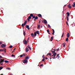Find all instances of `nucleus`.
Wrapping results in <instances>:
<instances>
[{"mask_svg": "<svg viewBox=\"0 0 75 75\" xmlns=\"http://www.w3.org/2000/svg\"><path fill=\"white\" fill-rule=\"evenodd\" d=\"M31 35L33 37H34V34L33 33L31 34Z\"/></svg>", "mask_w": 75, "mask_h": 75, "instance_id": "aec40b11", "label": "nucleus"}, {"mask_svg": "<svg viewBox=\"0 0 75 75\" xmlns=\"http://www.w3.org/2000/svg\"><path fill=\"white\" fill-rule=\"evenodd\" d=\"M23 44H25V45H27V41L26 40H25L24 41H23Z\"/></svg>", "mask_w": 75, "mask_h": 75, "instance_id": "7ed1b4c3", "label": "nucleus"}, {"mask_svg": "<svg viewBox=\"0 0 75 75\" xmlns=\"http://www.w3.org/2000/svg\"><path fill=\"white\" fill-rule=\"evenodd\" d=\"M11 57H15V55H14L13 54H12Z\"/></svg>", "mask_w": 75, "mask_h": 75, "instance_id": "58836bf2", "label": "nucleus"}, {"mask_svg": "<svg viewBox=\"0 0 75 75\" xmlns=\"http://www.w3.org/2000/svg\"><path fill=\"white\" fill-rule=\"evenodd\" d=\"M6 47V45H5L2 44L1 45V47L2 48H3L4 47Z\"/></svg>", "mask_w": 75, "mask_h": 75, "instance_id": "6e6552de", "label": "nucleus"}, {"mask_svg": "<svg viewBox=\"0 0 75 75\" xmlns=\"http://www.w3.org/2000/svg\"><path fill=\"white\" fill-rule=\"evenodd\" d=\"M67 21H69V17H67Z\"/></svg>", "mask_w": 75, "mask_h": 75, "instance_id": "b1692460", "label": "nucleus"}, {"mask_svg": "<svg viewBox=\"0 0 75 75\" xmlns=\"http://www.w3.org/2000/svg\"><path fill=\"white\" fill-rule=\"evenodd\" d=\"M23 54L21 55H20V57H23Z\"/></svg>", "mask_w": 75, "mask_h": 75, "instance_id": "49530a36", "label": "nucleus"}, {"mask_svg": "<svg viewBox=\"0 0 75 75\" xmlns=\"http://www.w3.org/2000/svg\"><path fill=\"white\" fill-rule=\"evenodd\" d=\"M4 52H6V49L5 48H4Z\"/></svg>", "mask_w": 75, "mask_h": 75, "instance_id": "c85d7f7f", "label": "nucleus"}, {"mask_svg": "<svg viewBox=\"0 0 75 75\" xmlns=\"http://www.w3.org/2000/svg\"><path fill=\"white\" fill-rule=\"evenodd\" d=\"M40 67H43V64H40Z\"/></svg>", "mask_w": 75, "mask_h": 75, "instance_id": "ea45409f", "label": "nucleus"}, {"mask_svg": "<svg viewBox=\"0 0 75 75\" xmlns=\"http://www.w3.org/2000/svg\"><path fill=\"white\" fill-rule=\"evenodd\" d=\"M67 17H69V15H70V14L69 13V12H67Z\"/></svg>", "mask_w": 75, "mask_h": 75, "instance_id": "9d476101", "label": "nucleus"}, {"mask_svg": "<svg viewBox=\"0 0 75 75\" xmlns=\"http://www.w3.org/2000/svg\"><path fill=\"white\" fill-rule=\"evenodd\" d=\"M69 8H72V6H71V4H69L68 6H67Z\"/></svg>", "mask_w": 75, "mask_h": 75, "instance_id": "423d86ee", "label": "nucleus"}, {"mask_svg": "<svg viewBox=\"0 0 75 75\" xmlns=\"http://www.w3.org/2000/svg\"><path fill=\"white\" fill-rule=\"evenodd\" d=\"M52 35H54V33H53L52 34Z\"/></svg>", "mask_w": 75, "mask_h": 75, "instance_id": "e2e57ef3", "label": "nucleus"}, {"mask_svg": "<svg viewBox=\"0 0 75 75\" xmlns=\"http://www.w3.org/2000/svg\"><path fill=\"white\" fill-rule=\"evenodd\" d=\"M50 41H52V40L51 39Z\"/></svg>", "mask_w": 75, "mask_h": 75, "instance_id": "0e129e2a", "label": "nucleus"}, {"mask_svg": "<svg viewBox=\"0 0 75 75\" xmlns=\"http://www.w3.org/2000/svg\"><path fill=\"white\" fill-rule=\"evenodd\" d=\"M4 62L6 63H8V62H9L7 60H6L4 61Z\"/></svg>", "mask_w": 75, "mask_h": 75, "instance_id": "4be33fe9", "label": "nucleus"}, {"mask_svg": "<svg viewBox=\"0 0 75 75\" xmlns=\"http://www.w3.org/2000/svg\"><path fill=\"white\" fill-rule=\"evenodd\" d=\"M53 51H56V50H55V49H54V50H53Z\"/></svg>", "mask_w": 75, "mask_h": 75, "instance_id": "052dcab7", "label": "nucleus"}, {"mask_svg": "<svg viewBox=\"0 0 75 75\" xmlns=\"http://www.w3.org/2000/svg\"><path fill=\"white\" fill-rule=\"evenodd\" d=\"M25 27L28 28V30H30V27H29V25H26Z\"/></svg>", "mask_w": 75, "mask_h": 75, "instance_id": "39448f33", "label": "nucleus"}, {"mask_svg": "<svg viewBox=\"0 0 75 75\" xmlns=\"http://www.w3.org/2000/svg\"><path fill=\"white\" fill-rule=\"evenodd\" d=\"M12 47H13V46L11 45L9 46V48H12Z\"/></svg>", "mask_w": 75, "mask_h": 75, "instance_id": "a878e982", "label": "nucleus"}, {"mask_svg": "<svg viewBox=\"0 0 75 75\" xmlns=\"http://www.w3.org/2000/svg\"><path fill=\"white\" fill-rule=\"evenodd\" d=\"M40 26H41V25H38L37 28H40Z\"/></svg>", "mask_w": 75, "mask_h": 75, "instance_id": "6ab92c4d", "label": "nucleus"}, {"mask_svg": "<svg viewBox=\"0 0 75 75\" xmlns=\"http://www.w3.org/2000/svg\"><path fill=\"white\" fill-rule=\"evenodd\" d=\"M4 59H1L0 60V63H2V62H4L5 61H4Z\"/></svg>", "mask_w": 75, "mask_h": 75, "instance_id": "f03ea898", "label": "nucleus"}, {"mask_svg": "<svg viewBox=\"0 0 75 75\" xmlns=\"http://www.w3.org/2000/svg\"><path fill=\"white\" fill-rule=\"evenodd\" d=\"M37 20V19H35H35L34 20V21H35V20Z\"/></svg>", "mask_w": 75, "mask_h": 75, "instance_id": "6e6d98bb", "label": "nucleus"}, {"mask_svg": "<svg viewBox=\"0 0 75 75\" xmlns=\"http://www.w3.org/2000/svg\"><path fill=\"white\" fill-rule=\"evenodd\" d=\"M67 37L68 38H69V33H68L67 34Z\"/></svg>", "mask_w": 75, "mask_h": 75, "instance_id": "1a4fd4ad", "label": "nucleus"}, {"mask_svg": "<svg viewBox=\"0 0 75 75\" xmlns=\"http://www.w3.org/2000/svg\"><path fill=\"white\" fill-rule=\"evenodd\" d=\"M3 68V67H0V69H2Z\"/></svg>", "mask_w": 75, "mask_h": 75, "instance_id": "7c9ffc66", "label": "nucleus"}, {"mask_svg": "<svg viewBox=\"0 0 75 75\" xmlns=\"http://www.w3.org/2000/svg\"><path fill=\"white\" fill-rule=\"evenodd\" d=\"M47 31L48 33H49V29H47Z\"/></svg>", "mask_w": 75, "mask_h": 75, "instance_id": "79ce46f5", "label": "nucleus"}, {"mask_svg": "<svg viewBox=\"0 0 75 75\" xmlns=\"http://www.w3.org/2000/svg\"><path fill=\"white\" fill-rule=\"evenodd\" d=\"M26 52H28V51H29V49H28V48L27 47L26 48Z\"/></svg>", "mask_w": 75, "mask_h": 75, "instance_id": "9b49d317", "label": "nucleus"}, {"mask_svg": "<svg viewBox=\"0 0 75 75\" xmlns=\"http://www.w3.org/2000/svg\"><path fill=\"white\" fill-rule=\"evenodd\" d=\"M25 32L24 31V30H23V35H24V36H25Z\"/></svg>", "mask_w": 75, "mask_h": 75, "instance_id": "412c9836", "label": "nucleus"}, {"mask_svg": "<svg viewBox=\"0 0 75 75\" xmlns=\"http://www.w3.org/2000/svg\"><path fill=\"white\" fill-rule=\"evenodd\" d=\"M45 59H47L48 58H47V57H45Z\"/></svg>", "mask_w": 75, "mask_h": 75, "instance_id": "680f3d73", "label": "nucleus"}, {"mask_svg": "<svg viewBox=\"0 0 75 75\" xmlns=\"http://www.w3.org/2000/svg\"><path fill=\"white\" fill-rule=\"evenodd\" d=\"M59 54H58L57 55V57H58V58H60V57H59Z\"/></svg>", "mask_w": 75, "mask_h": 75, "instance_id": "393cba45", "label": "nucleus"}, {"mask_svg": "<svg viewBox=\"0 0 75 75\" xmlns=\"http://www.w3.org/2000/svg\"><path fill=\"white\" fill-rule=\"evenodd\" d=\"M47 54L49 55H51V53H49V54Z\"/></svg>", "mask_w": 75, "mask_h": 75, "instance_id": "e433bc0d", "label": "nucleus"}, {"mask_svg": "<svg viewBox=\"0 0 75 75\" xmlns=\"http://www.w3.org/2000/svg\"><path fill=\"white\" fill-rule=\"evenodd\" d=\"M66 41H68V38H67L66 39Z\"/></svg>", "mask_w": 75, "mask_h": 75, "instance_id": "473e14b6", "label": "nucleus"}, {"mask_svg": "<svg viewBox=\"0 0 75 75\" xmlns=\"http://www.w3.org/2000/svg\"><path fill=\"white\" fill-rule=\"evenodd\" d=\"M27 21H25L24 23V24H27Z\"/></svg>", "mask_w": 75, "mask_h": 75, "instance_id": "cd10ccee", "label": "nucleus"}, {"mask_svg": "<svg viewBox=\"0 0 75 75\" xmlns=\"http://www.w3.org/2000/svg\"><path fill=\"white\" fill-rule=\"evenodd\" d=\"M42 58H44L45 57H44V55H43L42 56Z\"/></svg>", "mask_w": 75, "mask_h": 75, "instance_id": "a18cd8bd", "label": "nucleus"}, {"mask_svg": "<svg viewBox=\"0 0 75 75\" xmlns=\"http://www.w3.org/2000/svg\"><path fill=\"white\" fill-rule=\"evenodd\" d=\"M3 58V57L1 56H0V58Z\"/></svg>", "mask_w": 75, "mask_h": 75, "instance_id": "864d4df0", "label": "nucleus"}, {"mask_svg": "<svg viewBox=\"0 0 75 75\" xmlns=\"http://www.w3.org/2000/svg\"><path fill=\"white\" fill-rule=\"evenodd\" d=\"M45 60V59H42V61H44Z\"/></svg>", "mask_w": 75, "mask_h": 75, "instance_id": "3c124183", "label": "nucleus"}, {"mask_svg": "<svg viewBox=\"0 0 75 75\" xmlns=\"http://www.w3.org/2000/svg\"><path fill=\"white\" fill-rule=\"evenodd\" d=\"M0 64L1 65H3V63H0Z\"/></svg>", "mask_w": 75, "mask_h": 75, "instance_id": "37998d69", "label": "nucleus"}, {"mask_svg": "<svg viewBox=\"0 0 75 75\" xmlns=\"http://www.w3.org/2000/svg\"><path fill=\"white\" fill-rule=\"evenodd\" d=\"M31 17H33V15L30 14V16H28V19H31Z\"/></svg>", "mask_w": 75, "mask_h": 75, "instance_id": "20e7f679", "label": "nucleus"}, {"mask_svg": "<svg viewBox=\"0 0 75 75\" xmlns=\"http://www.w3.org/2000/svg\"><path fill=\"white\" fill-rule=\"evenodd\" d=\"M73 4H74L72 5V6L73 7H75V2L73 3Z\"/></svg>", "mask_w": 75, "mask_h": 75, "instance_id": "f8f14e48", "label": "nucleus"}, {"mask_svg": "<svg viewBox=\"0 0 75 75\" xmlns=\"http://www.w3.org/2000/svg\"><path fill=\"white\" fill-rule=\"evenodd\" d=\"M0 51H4V50L0 49Z\"/></svg>", "mask_w": 75, "mask_h": 75, "instance_id": "2f4dec72", "label": "nucleus"}, {"mask_svg": "<svg viewBox=\"0 0 75 75\" xmlns=\"http://www.w3.org/2000/svg\"><path fill=\"white\" fill-rule=\"evenodd\" d=\"M7 68V69H10V68L9 67H8Z\"/></svg>", "mask_w": 75, "mask_h": 75, "instance_id": "603ef678", "label": "nucleus"}, {"mask_svg": "<svg viewBox=\"0 0 75 75\" xmlns=\"http://www.w3.org/2000/svg\"><path fill=\"white\" fill-rule=\"evenodd\" d=\"M16 48L14 49L13 50V51H15V50H16Z\"/></svg>", "mask_w": 75, "mask_h": 75, "instance_id": "bf43d9fd", "label": "nucleus"}, {"mask_svg": "<svg viewBox=\"0 0 75 75\" xmlns=\"http://www.w3.org/2000/svg\"><path fill=\"white\" fill-rule=\"evenodd\" d=\"M28 40H29V38H28V40H27L28 41Z\"/></svg>", "mask_w": 75, "mask_h": 75, "instance_id": "4d7b16f0", "label": "nucleus"}, {"mask_svg": "<svg viewBox=\"0 0 75 75\" xmlns=\"http://www.w3.org/2000/svg\"><path fill=\"white\" fill-rule=\"evenodd\" d=\"M66 24H68V22H66Z\"/></svg>", "mask_w": 75, "mask_h": 75, "instance_id": "5fc2aeb1", "label": "nucleus"}, {"mask_svg": "<svg viewBox=\"0 0 75 75\" xmlns=\"http://www.w3.org/2000/svg\"><path fill=\"white\" fill-rule=\"evenodd\" d=\"M59 49H57L56 50L57 51H59Z\"/></svg>", "mask_w": 75, "mask_h": 75, "instance_id": "8fccbe9b", "label": "nucleus"}, {"mask_svg": "<svg viewBox=\"0 0 75 75\" xmlns=\"http://www.w3.org/2000/svg\"><path fill=\"white\" fill-rule=\"evenodd\" d=\"M52 53H55V51H52Z\"/></svg>", "mask_w": 75, "mask_h": 75, "instance_id": "de8ad7c7", "label": "nucleus"}, {"mask_svg": "<svg viewBox=\"0 0 75 75\" xmlns=\"http://www.w3.org/2000/svg\"><path fill=\"white\" fill-rule=\"evenodd\" d=\"M23 57H25V53H24L23 54Z\"/></svg>", "mask_w": 75, "mask_h": 75, "instance_id": "72a5a7b5", "label": "nucleus"}, {"mask_svg": "<svg viewBox=\"0 0 75 75\" xmlns=\"http://www.w3.org/2000/svg\"><path fill=\"white\" fill-rule=\"evenodd\" d=\"M64 33H63L62 36H61V38H62V37H64Z\"/></svg>", "mask_w": 75, "mask_h": 75, "instance_id": "bb28decb", "label": "nucleus"}, {"mask_svg": "<svg viewBox=\"0 0 75 75\" xmlns=\"http://www.w3.org/2000/svg\"><path fill=\"white\" fill-rule=\"evenodd\" d=\"M10 75H13V74H12L11 73L10 74Z\"/></svg>", "mask_w": 75, "mask_h": 75, "instance_id": "69168bd1", "label": "nucleus"}, {"mask_svg": "<svg viewBox=\"0 0 75 75\" xmlns=\"http://www.w3.org/2000/svg\"><path fill=\"white\" fill-rule=\"evenodd\" d=\"M28 48H29L30 50H31V48L30 47V46L29 45H28Z\"/></svg>", "mask_w": 75, "mask_h": 75, "instance_id": "ddd939ff", "label": "nucleus"}, {"mask_svg": "<svg viewBox=\"0 0 75 75\" xmlns=\"http://www.w3.org/2000/svg\"><path fill=\"white\" fill-rule=\"evenodd\" d=\"M34 36H37V33H36V32H34Z\"/></svg>", "mask_w": 75, "mask_h": 75, "instance_id": "5701e85b", "label": "nucleus"}, {"mask_svg": "<svg viewBox=\"0 0 75 75\" xmlns=\"http://www.w3.org/2000/svg\"><path fill=\"white\" fill-rule=\"evenodd\" d=\"M36 33L37 34H38L39 35V34H40V32L38 30H37V31H36Z\"/></svg>", "mask_w": 75, "mask_h": 75, "instance_id": "4468645a", "label": "nucleus"}, {"mask_svg": "<svg viewBox=\"0 0 75 75\" xmlns=\"http://www.w3.org/2000/svg\"><path fill=\"white\" fill-rule=\"evenodd\" d=\"M53 38H54L53 37H52L51 38V39L53 40Z\"/></svg>", "mask_w": 75, "mask_h": 75, "instance_id": "09e8293b", "label": "nucleus"}, {"mask_svg": "<svg viewBox=\"0 0 75 75\" xmlns=\"http://www.w3.org/2000/svg\"><path fill=\"white\" fill-rule=\"evenodd\" d=\"M23 63H27V60H24L23 62Z\"/></svg>", "mask_w": 75, "mask_h": 75, "instance_id": "0eeeda50", "label": "nucleus"}, {"mask_svg": "<svg viewBox=\"0 0 75 75\" xmlns=\"http://www.w3.org/2000/svg\"><path fill=\"white\" fill-rule=\"evenodd\" d=\"M54 56V57L55 58V57H56V55H55V56Z\"/></svg>", "mask_w": 75, "mask_h": 75, "instance_id": "774afa93", "label": "nucleus"}, {"mask_svg": "<svg viewBox=\"0 0 75 75\" xmlns=\"http://www.w3.org/2000/svg\"><path fill=\"white\" fill-rule=\"evenodd\" d=\"M2 43H3V42L0 41V45L2 44Z\"/></svg>", "mask_w": 75, "mask_h": 75, "instance_id": "4c0bfd02", "label": "nucleus"}, {"mask_svg": "<svg viewBox=\"0 0 75 75\" xmlns=\"http://www.w3.org/2000/svg\"><path fill=\"white\" fill-rule=\"evenodd\" d=\"M56 58L54 57H52V58H53V59H55Z\"/></svg>", "mask_w": 75, "mask_h": 75, "instance_id": "13d9d810", "label": "nucleus"}, {"mask_svg": "<svg viewBox=\"0 0 75 75\" xmlns=\"http://www.w3.org/2000/svg\"><path fill=\"white\" fill-rule=\"evenodd\" d=\"M29 58H30V57H28V56H27L26 57L25 59H29Z\"/></svg>", "mask_w": 75, "mask_h": 75, "instance_id": "2eb2a0df", "label": "nucleus"}, {"mask_svg": "<svg viewBox=\"0 0 75 75\" xmlns=\"http://www.w3.org/2000/svg\"><path fill=\"white\" fill-rule=\"evenodd\" d=\"M52 30L53 31V32L54 33H55V31L54 30V29H52Z\"/></svg>", "mask_w": 75, "mask_h": 75, "instance_id": "f704fd0d", "label": "nucleus"}, {"mask_svg": "<svg viewBox=\"0 0 75 75\" xmlns=\"http://www.w3.org/2000/svg\"><path fill=\"white\" fill-rule=\"evenodd\" d=\"M31 15H33V16H32V17H33L32 19H33V18H35V19H38V16H36L35 17V16L34 15L33 16V14L32 13H31Z\"/></svg>", "mask_w": 75, "mask_h": 75, "instance_id": "f257e3e1", "label": "nucleus"}, {"mask_svg": "<svg viewBox=\"0 0 75 75\" xmlns=\"http://www.w3.org/2000/svg\"><path fill=\"white\" fill-rule=\"evenodd\" d=\"M30 21V19H28V22Z\"/></svg>", "mask_w": 75, "mask_h": 75, "instance_id": "a19ab883", "label": "nucleus"}, {"mask_svg": "<svg viewBox=\"0 0 75 75\" xmlns=\"http://www.w3.org/2000/svg\"><path fill=\"white\" fill-rule=\"evenodd\" d=\"M42 27H43V26H41V28H42Z\"/></svg>", "mask_w": 75, "mask_h": 75, "instance_id": "338daca9", "label": "nucleus"}, {"mask_svg": "<svg viewBox=\"0 0 75 75\" xmlns=\"http://www.w3.org/2000/svg\"><path fill=\"white\" fill-rule=\"evenodd\" d=\"M38 16L39 17H42V15H41V14H38Z\"/></svg>", "mask_w": 75, "mask_h": 75, "instance_id": "f3484780", "label": "nucleus"}, {"mask_svg": "<svg viewBox=\"0 0 75 75\" xmlns=\"http://www.w3.org/2000/svg\"><path fill=\"white\" fill-rule=\"evenodd\" d=\"M48 28H50V25L49 24H48Z\"/></svg>", "mask_w": 75, "mask_h": 75, "instance_id": "c03bdc74", "label": "nucleus"}, {"mask_svg": "<svg viewBox=\"0 0 75 75\" xmlns=\"http://www.w3.org/2000/svg\"><path fill=\"white\" fill-rule=\"evenodd\" d=\"M56 55H57V53H54L53 54V56Z\"/></svg>", "mask_w": 75, "mask_h": 75, "instance_id": "c756f323", "label": "nucleus"}, {"mask_svg": "<svg viewBox=\"0 0 75 75\" xmlns=\"http://www.w3.org/2000/svg\"><path fill=\"white\" fill-rule=\"evenodd\" d=\"M22 26L23 28V27H24V23H23L22 24Z\"/></svg>", "mask_w": 75, "mask_h": 75, "instance_id": "c9c22d12", "label": "nucleus"}, {"mask_svg": "<svg viewBox=\"0 0 75 75\" xmlns=\"http://www.w3.org/2000/svg\"><path fill=\"white\" fill-rule=\"evenodd\" d=\"M63 45V47H65V43H63L62 44Z\"/></svg>", "mask_w": 75, "mask_h": 75, "instance_id": "a211bd4d", "label": "nucleus"}, {"mask_svg": "<svg viewBox=\"0 0 75 75\" xmlns=\"http://www.w3.org/2000/svg\"><path fill=\"white\" fill-rule=\"evenodd\" d=\"M43 21L45 24H46L47 23V21L45 20H44Z\"/></svg>", "mask_w": 75, "mask_h": 75, "instance_id": "dca6fc26", "label": "nucleus"}]
</instances>
